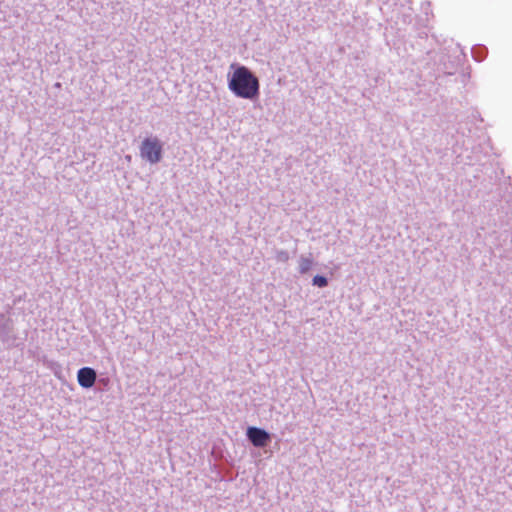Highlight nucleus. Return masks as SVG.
<instances>
[{
    "label": "nucleus",
    "mask_w": 512,
    "mask_h": 512,
    "mask_svg": "<svg viewBox=\"0 0 512 512\" xmlns=\"http://www.w3.org/2000/svg\"><path fill=\"white\" fill-rule=\"evenodd\" d=\"M232 73L228 74V89L238 98L255 100L260 95V83L257 76L246 66L231 64Z\"/></svg>",
    "instance_id": "obj_1"
},
{
    "label": "nucleus",
    "mask_w": 512,
    "mask_h": 512,
    "mask_svg": "<svg viewBox=\"0 0 512 512\" xmlns=\"http://www.w3.org/2000/svg\"><path fill=\"white\" fill-rule=\"evenodd\" d=\"M140 156L150 164H157L163 157V144L156 137H146L140 145Z\"/></svg>",
    "instance_id": "obj_2"
},
{
    "label": "nucleus",
    "mask_w": 512,
    "mask_h": 512,
    "mask_svg": "<svg viewBox=\"0 0 512 512\" xmlns=\"http://www.w3.org/2000/svg\"><path fill=\"white\" fill-rule=\"evenodd\" d=\"M246 437L248 441L256 448L267 447L271 440V434L263 428L256 426H249L246 430Z\"/></svg>",
    "instance_id": "obj_3"
},
{
    "label": "nucleus",
    "mask_w": 512,
    "mask_h": 512,
    "mask_svg": "<svg viewBox=\"0 0 512 512\" xmlns=\"http://www.w3.org/2000/svg\"><path fill=\"white\" fill-rule=\"evenodd\" d=\"M16 338L13 319L9 315L0 312V340L4 344L12 345Z\"/></svg>",
    "instance_id": "obj_4"
},
{
    "label": "nucleus",
    "mask_w": 512,
    "mask_h": 512,
    "mask_svg": "<svg viewBox=\"0 0 512 512\" xmlns=\"http://www.w3.org/2000/svg\"><path fill=\"white\" fill-rule=\"evenodd\" d=\"M97 373L91 367H82L77 372V381L82 388H92L96 382Z\"/></svg>",
    "instance_id": "obj_5"
},
{
    "label": "nucleus",
    "mask_w": 512,
    "mask_h": 512,
    "mask_svg": "<svg viewBox=\"0 0 512 512\" xmlns=\"http://www.w3.org/2000/svg\"><path fill=\"white\" fill-rule=\"evenodd\" d=\"M471 53L476 61H482L487 56L488 50L484 45H475L472 47Z\"/></svg>",
    "instance_id": "obj_6"
},
{
    "label": "nucleus",
    "mask_w": 512,
    "mask_h": 512,
    "mask_svg": "<svg viewBox=\"0 0 512 512\" xmlns=\"http://www.w3.org/2000/svg\"><path fill=\"white\" fill-rule=\"evenodd\" d=\"M312 259L301 256L299 259V272L306 274L312 267Z\"/></svg>",
    "instance_id": "obj_7"
},
{
    "label": "nucleus",
    "mask_w": 512,
    "mask_h": 512,
    "mask_svg": "<svg viewBox=\"0 0 512 512\" xmlns=\"http://www.w3.org/2000/svg\"><path fill=\"white\" fill-rule=\"evenodd\" d=\"M312 285L319 288H324L328 285V279L323 275H315L312 279Z\"/></svg>",
    "instance_id": "obj_8"
},
{
    "label": "nucleus",
    "mask_w": 512,
    "mask_h": 512,
    "mask_svg": "<svg viewBox=\"0 0 512 512\" xmlns=\"http://www.w3.org/2000/svg\"><path fill=\"white\" fill-rule=\"evenodd\" d=\"M275 258L278 262L286 263L290 259V255L286 250H277Z\"/></svg>",
    "instance_id": "obj_9"
}]
</instances>
